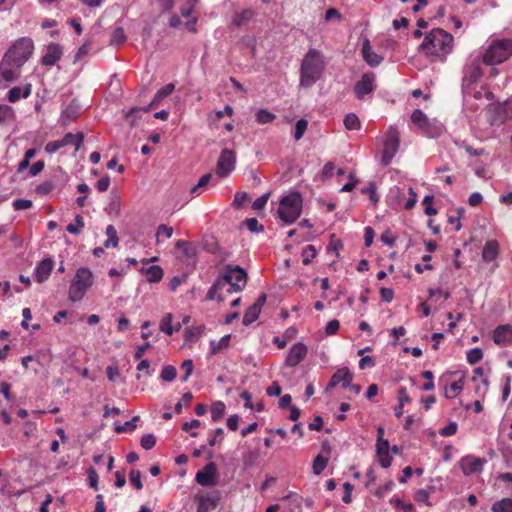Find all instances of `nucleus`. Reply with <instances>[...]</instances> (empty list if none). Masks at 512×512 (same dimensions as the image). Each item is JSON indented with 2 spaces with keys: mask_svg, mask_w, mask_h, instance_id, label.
I'll use <instances>...</instances> for the list:
<instances>
[{
  "mask_svg": "<svg viewBox=\"0 0 512 512\" xmlns=\"http://www.w3.org/2000/svg\"><path fill=\"white\" fill-rule=\"evenodd\" d=\"M254 15H255V13L253 10L245 9V10H243L239 13H236L234 15L232 24L235 27H240V26L246 24L247 22H249L254 17Z\"/></svg>",
  "mask_w": 512,
  "mask_h": 512,
  "instance_id": "nucleus-27",
  "label": "nucleus"
},
{
  "mask_svg": "<svg viewBox=\"0 0 512 512\" xmlns=\"http://www.w3.org/2000/svg\"><path fill=\"white\" fill-rule=\"evenodd\" d=\"M308 348L305 344L297 342L289 349L288 355L285 359V365L288 367H295L302 362L307 356Z\"/></svg>",
  "mask_w": 512,
  "mask_h": 512,
  "instance_id": "nucleus-13",
  "label": "nucleus"
},
{
  "mask_svg": "<svg viewBox=\"0 0 512 512\" xmlns=\"http://www.w3.org/2000/svg\"><path fill=\"white\" fill-rule=\"evenodd\" d=\"M177 259L186 264L195 262L196 248L193 243L184 240H177L173 249L170 250Z\"/></svg>",
  "mask_w": 512,
  "mask_h": 512,
  "instance_id": "nucleus-9",
  "label": "nucleus"
},
{
  "mask_svg": "<svg viewBox=\"0 0 512 512\" xmlns=\"http://www.w3.org/2000/svg\"><path fill=\"white\" fill-rule=\"evenodd\" d=\"M512 55V39H497L491 42L483 55V62L488 65L503 63Z\"/></svg>",
  "mask_w": 512,
  "mask_h": 512,
  "instance_id": "nucleus-5",
  "label": "nucleus"
},
{
  "mask_svg": "<svg viewBox=\"0 0 512 512\" xmlns=\"http://www.w3.org/2000/svg\"><path fill=\"white\" fill-rule=\"evenodd\" d=\"M457 429H458L457 423L452 421L447 426L441 428L439 430V434L443 437H449V436L456 434Z\"/></svg>",
  "mask_w": 512,
  "mask_h": 512,
  "instance_id": "nucleus-55",
  "label": "nucleus"
},
{
  "mask_svg": "<svg viewBox=\"0 0 512 512\" xmlns=\"http://www.w3.org/2000/svg\"><path fill=\"white\" fill-rule=\"evenodd\" d=\"M317 255L316 248L313 245H307L303 249V259L302 263L304 265H308L312 259H314Z\"/></svg>",
  "mask_w": 512,
  "mask_h": 512,
  "instance_id": "nucleus-48",
  "label": "nucleus"
},
{
  "mask_svg": "<svg viewBox=\"0 0 512 512\" xmlns=\"http://www.w3.org/2000/svg\"><path fill=\"white\" fill-rule=\"evenodd\" d=\"M159 98H160V90H158V91L155 93V95H154V97H153V99H152V101H151V103H150V105H149L148 107H146V106H144V107H134V108H132V109L129 111V113H128L126 116H127V117H130V116H132V115H134V114H136V113H139V112L147 113V112L149 111V108H150V107H153V106H155V105H156V103H157V101H158V99H159Z\"/></svg>",
  "mask_w": 512,
  "mask_h": 512,
  "instance_id": "nucleus-46",
  "label": "nucleus"
},
{
  "mask_svg": "<svg viewBox=\"0 0 512 512\" xmlns=\"http://www.w3.org/2000/svg\"><path fill=\"white\" fill-rule=\"evenodd\" d=\"M181 370L184 371V375L181 377V381L186 382L193 372V361L191 359L185 360L181 365Z\"/></svg>",
  "mask_w": 512,
  "mask_h": 512,
  "instance_id": "nucleus-54",
  "label": "nucleus"
},
{
  "mask_svg": "<svg viewBox=\"0 0 512 512\" xmlns=\"http://www.w3.org/2000/svg\"><path fill=\"white\" fill-rule=\"evenodd\" d=\"M83 139H84V135L81 132L76 133V134L67 133L60 140L48 142L45 146V151L47 153H54V152L58 151L60 148L65 147L67 145H75V150L78 151L81 147Z\"/></svg>",
  "mask_w": 512,
  "mask_h": 512,
  "instance_id": "nucleus-10",
  "label": "nucleus"
},
{
  "mask_svg": "<svg viewBox=\"0 0 512 512\" xmlns=\"http://www.w3.org/2000/svg\"><path fill=\"white\" fill-rule=\"evenodd\" d=\"M226 406L222 401H216L211 405V418L213 421L221 419L225 413Z\"/></svg>",
  "mask_w": 512,
  "mask_h": 512,
  "instance_id": "nucleus-37",
  "label": "nucleus"
},
{
  "mask_svg": "<svg viewBox=\"0 0 512 512\" xmlns=\"http://www.w3.org/2000/svg\"><path fill=\"white\" fill-rule=\"evenodd\" d=\"M235 163L236 155L234 151L227 148L223 149L217 161L216 174L219 177L228 176L234 170Z\"/></svg>",
  "mask_w": 512,
  "mask_h": 512,
  "instance_id": "nucleus-11",
  "label": "nucleus"
},
{
  "mask_svg": "<svg viewBox=\"0 0 512 512\" xmlns=\"http://www.w3.org/2000/svg\"><path fill=\"white\" fill-rule=\"evenodd\" d=\"M340 328V322L336 319L329 321L326 325L325 332L327 335H334Z\"/></svg>",
  "mask_w": 512,
  "mask_h": 512,
  "instance_id": "nucleus-63",
  "label": "nucleus"
},
{
  "mask_svg": "<svg viewBox=\"0 0 512 512\" xmlns=\"http://www.w3.org/2000/svg\"><path fill=\"white\" fill-rule=\"evenodd\" d=\"M13 117H14L13 109L8 105L1 104L0 105V124L7 120L12 119Z\"/></svg>",
  "mask_w": 512,
  "mask_h": 512,
  "instance_id": "nucleus-51",
  "label": "nucleus"
},
{
  "mask_svg": "<svg viewBox=\"0 0 512 512\" xmlns=\"http://www.w3.org/2000/svg\"><path fill=\"white\" fill-rule=\"evenodd\" d=\"M362 55L367 64L372 67L378 66L383 60L381 56L372 51L368 40H365L362 45Z\"/></svg>",
  "mask_w": 512,
  "mask_h": 512,
  "instance_id": "nucleus-22",
  "label": "nucleus"
},
{
  "mask_svg": "<svg viewBox=\"0 0 512 512\" xmlns=\"http://www.w3.org/2000/svg\"><path fill=\"white\" fill-rule=\"evenodd\" d=\"M245 225L251 232L263 231L264 227L261 225L256 218H248L245 220Z\"/></svg>",
  "mask_w": 512,
  "mask_h": 512,
  "instance_id": "nucleus-57",
  "label": "nucleus"
},
{
  "mask_svg": "<svg viewBox=\"0 0 512 512\" xmlns=\"http://www.w3.org/2000/svg\"><path fill=\"white\" fill-rule=\"evenodd\" d=\"M177 371L176 368L172 365H167L162 368V380L164 381H172L176 378Z\"/></svg>",
  "mask_w": 512,
  "mask_h": 512,
  "instance_id": "nucleus-52",
  "label": "nucleus"
},
{
  "mask_svg": "<svg viewBox=\"0 0 512 512\" xmlns=\"http://www.w3.org/2000/svg\"><path fill=\"white\" fill-rule=\"evenodd\" d=\"M414 499L416 502H423L427 506H431V503L429 502V493L424 489L418 490L414 495Z\"/></svg>",
  "mask_w": 512,
  "mask_h": 512,
  "instance_id": "nucleus-59",
  "label": "nucleus"
},
{
  "mask_svg": "<svg viewBox=\"0 0 512 512\" xmlns=\"http://www.w3.org/2000/svg\"><path fill=\"white\" fill-rule=\"evenodd\" d=\"M247 283V274L239 266L227 265L214 284L208 290V297L213 298L214 293L220 288H226L228 295L243 290Z\"/></svg>",
  "mask_w": 512,
  "mask_h": 512,
  "instance_id": "nucleus-2",
  "label": "nucleus"
},
{
  "mask_svg": "<svg viewBox=\"0 0 512 512\" xmlns=\"http://www.w3.org/2000/svg\"><path fill=\"white\" fill-rule=\"evenodd\" d=\"M412 123L424 132L427 131L429 121L427 116L420 109H415L411 114Z\"/></svg>",
  "mask_w": 512,
  "mask_h": 512,
  "instance_id": "nucleus-25",
  "label": "nucleus"
},
{
  "mask_svg": "<svg viewBox=\"0 0 512 512\" xmlns=\"http://www.w3.org/2000/svg\"><path fill=\"white\" fill-rule=\"evenodd\" d=\"M389 441L384 439L377 441L376 452L381 467L388 468L391 465L392 457L389 455Z\"/></svg>",
  "mask_w": 512,
  "mask_h": 512,
  "instance_id": "nucleus-20",
  "label": "nucleus"
},
{
  "mask_svg": "<svg viewBox=\"0 0 512 512\" xmlns=\"http://www.w3.org/2000/svg\"><path fill=\"white\" fill-rule=\"evenodd\" d=\"M197 503V512H208L216 507L214 498L207 495L197 497Z\"/></svg>",
  "mask_w": 512,
  "mask_h": 512,
  "instance_id": "nucleus-29",
  "label": "nucleus"
},
{
  "mask_svg": "<svg viewBox=\"0 0 512 512\" xmlns=\"http://www.w3.org/2000/svg\"><path fill=\"white\" fill-rule=\"evenodd\" d=\"M260 312L261 311L257 307H254L253 305L250 306L243 316V324L245 326L252 324L259 317Z\"/></svg>",
  "mask_w": 512,
  "mask_h": 512,
  "instance_id": "nucleus-36",
  "label": "nucleus"
},
{
  "mask_svg": "<svg viewBox=\"0 0 512 512\" xmlns=\"http://www.w3.org/2000/svg\"><path fill=\"white\" fill-rule=\"evenodd\" d=\"M493 341L495 344L506 347L512 344V326L509 324L499 325L493 331Z\"/></svg>",
  "mask_w": 512,
  "mask_h": 512,
  "instance_id": "nucleus-17",
  "label": "nucleus"
},
{
  "mask_svg": "<svg viewBox=\"0 0 512 512\" xmlns=\"http://www.w3.org/2000/svg\"><path fill=\"white\" fill-rule=\"evenodd\" d=\"M485 463V459L474 456H465L459 462L463 473L467 476L481 472Z\"/></svg>",
  "mask_w": 512,
  "mask_h": 512,
  "instance_id": "nucleus-15",
  "label": "nucleus"
},
{
  "mask_svg": "<svg viewBox=\"0 0 512 512\" xmlns=\"http://www.w3.org/2000/svg\"><path fill=\"white\" fill-rule=\"evenodd\" d=\"M255 118L259 124H268L276 119V115L267 109H259L255 114Z\"/></svg>",
  "mask_w": 512,
  "mask_h": 512,
  "instance_id": "nucleus-35",
  "label": "nucleus"
},
{
  "mask_svg": "<svg viewBox=\"0 0 512 512\" xmlns=\"http://www.w3.org/2000/svg\"><path fill=\"white\" fill-rule=\"evenodd\" d=\"M31 94V86L30 85H27L25 86L24 88L22 87H13L12 89L9 90L8 92V100L9 102H17L18 100H20L21 98H27L29 95Z\"/></svg>",
  "mask_w": 512,
  "mask_h": 512,
  "instance_id": "nucleus-23",
  "label": "nucleus"
},
{
  "mask_svg": "<svg viewBox=\"0 0 512 512\" xmlns=\"http://www.w3.org/2000/svg\"><path fill=\"white\" fill-rule=\"evenodd\" d=\"M482 358L483 351L478 347L470 349L466 355V360L471 365L478 363Z\"/></svg>",
  "mask_w": 512,
  "mask_h": 512,
  "instance_id": "nucleus-42",
  "label": "nucleus"
},
{
  "mask_svg": "<svg viewBox=\"0 0 512 512\" xmlns=\"http://www.w3.org/2000/svg\"><path fill=\"white\" fill-rule=\"evenodd\" d=\"M375 74L372 72L364 73L361 79L356 82L354 86V92L356 97L360 100L364 99V96L374 91L375 85Z\"/></svg>",
  "mask_w": 512,
  "mask_h": 512,
  "instance_id": "nucleus-12",
  "label": "nucleus"
},
{
  "mask_svg": "<svg viewBox=\"0 0 512 512\" xmlns=\"http://www.w3.org/2000/svg\"><path fill=\"white\" fill-rule=\"evenodd\" d=\"M92 272L88 268H79L75 277L71 281L68 298L73 302L80 301L85 296L87 290L92 286Z\"/></svg>",
  "mask_w": 512,
  "mask_h": 512,
  "instance_id": "nucleus-6",
  "label": "nucleus"
},
{
  "mask_svg": "<svg viewBox=\"0 0 512 512\" xmlns=\"http://www.w3.org/2000/svg\"><path fill=\"white\" fill-rule=\"evenodd\" d=\"M79 109V105L75 101H72L62 112L61 117L63 123L66 124L65 119L68 121L76 119L79 113Z\"/></svg>",
  "mask_w": 512,
  "mask_h": 512,
  "instance_id": "nucleus-30",
  "label": "nucleus"
},
{
  "mask_svg": "<svg viewBox=\"0 0 512 512\" xmlns=\"http://www.w3.org/2000/svg\"><path fill=\"white\" fill-rule=\"evenodd\" d=\"M87 474H88L90 486L92 488H94L95 490H98V474H97L96 470L93 467H90L87 470Z\"/></svg>",
  "mask_w": 512,
  "mask_h": 512,
  "instance_id": "nucleus-61",
  "label": "nucleus"
},
{
  "mask_svg": "<svg viewBox=\"0 0 512 512\" xmlns=\"http://www.w3.org/2000/svg\"><path fill=\"white\" fill-rule=\"evenodd\" d=\"M328 458L322 455H317L313 460V472L319 475L327 466Z\"/></svg>",
  "mask_w": 512,
  "mask_h": 512,
  "instance_id": "nucleus-41",
  "label": "nucleus"
},
{
  "mask_svg": "<svg viewBox=\"0 0 512 512\" xmlns=\"http://www.w3.org/2000/svg\"><path fill=\"white\" fill-rule=\"evenodd\" d=\"M172 314L168 313L162 318V332L166 333L167 335H172L175 331H179L181 328V323L177 322L176 325H172Z\"/></svg>",
  "mask_w": 512,
  "mask_h": 512,
  "instance_id": "nucleus-28",
  "label": "nucleus"
},
{
  "mask_svg": "<svg viewBox=\"0 0 512 512\" xmlns=\"http://www.w3.org/2000/svg\"><path fill=\"white\" fill-rule=\"evenodd\" d=\"M453 36L444 29L435 28L426 34L420 50L431 62H443L453 49Z\"/></svg>",
  "mask_w": 512,
  "mask_h": 512,
  "instance_id": "nucleus-1",
  "label": "nucleus"
},
{
  "mask_svg": "<svg viewBox=\"0 0 512 512\" xmlns=\"http://www.w3.org/2000/svg\"><path fill=\"white\" fill-rule=\"evenodd\" d=\"M108 211L109 213H114L115 215H118L120 212V197L118 194L112 192L110 203L108 205Z\"/></svg>",
  "mask_w": 512,
  "mask_h": 512,
  "instance_id": "nucleus-49",
  "label": "nucleus"
},
{
  "mask_svg": "<svg viewBox=\"0 0 512 512\" xmlns=\"http://www.w3.org/2000/svg\"><path fill=\"white\" fill-rule=\"evenodd\" d=\"M126 41V35L124 29L122 27H116L110 38V44L112 45H121Z\"/></svg>",
  "mask_w": 512,
  "mask_h": 512,
  "instance_id": "nucleus-40",
  "label": "nucleus"
},
{
  "mask_svg": "<svg viewBox=\"0 0 512 512\" xmlns=\"http://www.w3.org/2000/svg\"><path fill=\"white\" fill-rule=\"evenodd\" d=\"M83 227H84V219L81 215H77L74 219V222L70 223L66 227V230L71 234L78 235L81 233Z\"/></svg>",
  "mask_w": 512,
  "mask_h": 512,
  "instance_id": "nucleus-39",
  "label": "nucleus"
},
{
  "mask_svg": "<svg viewBox=\"0 0 512 512\" xmlns=\"http://www.w3.org/2000/svg\"><path fill=\"white\" fill-rule=\"evenodd\" d=\"M230 339V335H225L221 337L218 341H210V355H216L220 353L223 349H226L230 344Z\"/></svg>",
  "mask_w": 512,
  "mask_h": 512,
  "instance_id": "nucleus-26",
  "label": "nucleus"
},
{
  "mask_svg": "<svg viewBox=\"0 0 512 512\" xmlns=\"http://www.w3.org/2000/svg\"><path fill=\"white\" fill-rule=\"evenodd\" d=\"M140 444L144 449L149 450L156 445V437L153 434H146L141 438Z\"/></svg>",
  "mask_w": 512,
  "mask_h": 512,
  "instance_id": "nucleus-56",
  "label": "nucleus"
},
{
  "mask_svg": "<svg viewBox=\"0 0 512 512\" xmlns=\"http://www.w3.org/2000/svg\"><path fill=\"white\" fill-rule=\"evenodd\" d=\"M248 201L250 196L246 192H237L234 196L232 206L236 209L242 208Z\"/></svg>",
  "mask_w": 512,
  "mask_h": 512,
  "instance_id": "nucleus-45",
  "label": "nucleus"
},
{
  "mask_svg": "<svg viewBox=\"0 0 512 512\" xmlns=\"http://www.w3.org/2000/svg\"><path fill=\"white\" fill-rule=\"evenodd\" d=\"M325 64L322 54L316 49H310L301 64L300 68V85L303 87L312 86L320 79Z\"/></svg>",
  "mask_w": 512,
  "mask_h": 512,
  "instance_id": "nucleus-3",
  "label": "nucleus"
},
{
  "mask_svg": "<svg viewBox=\"0 0 512 512\" xmlns=\"http://www.w3.org/2000/svg\"><path fill=\"white\" fill-rule=\"evenodd\" d=\"M211 179H212V174L207 173V174L203 175L199 179L198 183L191 188V191H190L191 194L199 195L201 193V190L209 183V181Z\"/></svg>",
  "mask_w": 512,
  "mask_h": 512,
  "instance_id": "nucleus-44",
  "label": "nucleus"
},
{
  "mask_svg": "<svg viewBox=\"0 0 512 512\" xmlns=\"http://www.w3.org/2000/svg\"><path fill=\"white\" fill-rule=\"evenodd\" d=\"M344 126L347 130H359L361 127L359 117L355 113H348L344 117Z\"/></svg>",
  "mask_w": 512,
  "mask_h": 512,
  "instance_id": "nucleus-34",
  "label": "nucleus"
},
{
  "mask_svg": "<svg viewBox=\"0 0 512 512\" xmlns=\"http://www.w3.org/2000/svg\"><path fill=\"white\" fill-rule=\"evenodd\" d=\"M34 50L32 39L23 37L17 40L14 45L6 52L4 58L10 60L16 68H21L31 57Z\"/></svg>",
  "mask_w": 512,
  "mask_h": 512,
  "instance_id": "nucleus-7",
  "label": "nucleus"
},
{
  "mask_svg": "<svg viewBox=\"0 0 512 512\" xmlns=\"http://www.w3.org/2000/svg\"><path fill=\"white\" fill-rule=\"evenodd\" d=\"M308 127V121L305 119H300L296 122L295 125V132H294V139L296 141L300 140L303 135L305 134Z\"/></svg>",
  "mask_w": 512,
  "mask_h": 512,
  "instance_id": "nucleus-47",
  "label": "nucleus"
},
{
  "mask_svg": "<svg viewBox=\"0 0 512 512\" xmlns=\"http://www.w3.org/2000/svg\"><path fill=\"white\" fill-rule=\"evenodd\" d=\"M491 510L492 512H512V499L503 498L493 503Z\"/></svg>",
  "mask_w": 512,
  "mask_h": 512,
  "instance_id": "nucleus-33",
  "label": "nucleus"
},
{
  "mask_svg": "<svg viewBox=\"0 0 512 512\" xmlns=\"http://www.w3.org/2000/svg\"><path fill=\"white\" fill-rule=\"evenodd\" d=\"M463 387V379L454 381L453 383L450 384L449 387L445 388V397L449 399L455 398L463 390Z\"/></svg>",
  "mask_w": 512,
  "mask_h": 512,
  "instance_id": "nucleus-32",
  "label": "nucleus"
},
{
  "mask_svg": "<svg viewBox=\"0 0 512 512\" xmlns=\"http://www.w3.org/2000/svg\"><path fill=\"white\" fill-rule=\"evenodd\" d=\"M141 271L146 276L147 281H149V282L160 281V267L159 266L151 265L148 267H142Z\"/></svg>",
  "mask_w": 512,
  "mask_h": 512,
  "instance_id": "nucleus-31",
  "label": "nucleus"
},
{
  "mask_svg": "<svg viewBox=\"0 0 512 512\" xmlns=\"http://www.w3.org/2000/svg\"><path fill=\"white\" fill-rule=\"evenodd\" d=\"M400 144V135L397 128L391 126L388 128L384 148L382 153V162L384 165H389L393 157L396 155Z\"/></svg>",
  "mask_w": 512,
  "mask_h": 512,
  "instance_id": "nucleus-8",
  "label": "nucleus"
},
{
  "mask_svg": "<svg viewBox=\"0 0 512 512\" xmlns=\"http://www.w3.org/2000/svg\"><path fill=\"white\" fill-rule=\"evenodd\" d=\"M268 198H269V193H266L262 196H260L259 198H257L254 203H253V208L255 210H261L265 207L267 201H268Z\"/></svg>",
  "mask_w": 512,
  "mask_h": 512,
  "instance_id": "nucleus-64",
  "label": "nucleus"
},
{
  "mask_svg": "<svg viewBox=\"0 0 512 512\" xmlns=\"http://www.w3.org/2000/svg\"><path fill=\"white\" fill-rule=\"evenodd\" d=\"M482 76V69L480 67L479 62L472 63V65L467 69L466 77L470 82L477 81Z\"/></svg>",
  "mask_w": 512,
  "mask_h": 512,
  "instance_id": "nucleus-38",
  "label": "nucleus"
},
{
  "mask_svg": "<svg viewBox=\"0 0 512 512\" xmlns=\"http://www.w3.org/2000/svg\"><path fill=\"white\" fill-rule=\"evenodd\" d=\"M32 206V202L27 199H16L13 202V208L15 210H26Z\"/></svg>",
  "mask_w": 512,
  "mask_h": 512,
  "instance_id": "nucleus-62",
  "label": "nucleus"
},
{
  "mask_svg": "<svg viewBox=\"0 0 512 512\" xmlns=\"http://www.w3.org/2000/svg\"><path fill=\"white\" fill-rule=\"evenodd\" d=\"M130 482L135 486L136 489H142L143 485L141 482L140 472L136 470H131L129 473Z\"/></svg>",
  "mask_w": 512,
  "mask_h": 512,
  "instance_id": "nucleus-58",
  "label": "nucleus"
},
{
  "mask_svg": "<svg viewBox=\"0 0 512 512\" xmlns=\"http://www.w3.org/2000/svg\"><path fill=\"white\" fill-rule=\"evenodd\" d=\"M195 480L201 486H214L216 484V466L208 463L196 473Z\"/></svg>",
  "mask_w": 512,
  "mask_h": 512,
  "instance_id": "nucleus-14",
  "label": "nucleus"
},
{
  "mask_svg": "<svg viewBox=\"0 0 512 512\" xmlns=\"http://www.w3.org/2000/svg\"><path fill=\"white\" fill-rule=\"evenodd\" d=\"M62 56V49L56 43H50L45 54L42 56L41 62L46 66H53Z\"/></svg>",
  "mask_w": 512,
  "mask_h": 512,
  "instance_id": "nucleus-19",
  "label": "nucleus"
},
{
  "mask_svg": "<svg viewBox=\"0 0 512 512\" xmlns=\"http://www.w3.org/2000/svg\"><path fill=\"white\" fill-rule=\"evenodd\" d=\"M433 196H426L423 200V204L425 205V213L428 216H433L437 214V210L432 206Z\"/></svg>",
  "mask_w": 512,
  "mask_h": 512,
  "instance_id": "nucleus-60",
  "label": "nucleus"
},
{
  "mask_svg": "<svg viewBox=\"0 0 512 512\" xmlns=\"http://www.w3.org/2000/svg\"><path fill=\"white\" fill-rule=\"evenodd\" d=\"M498 256V243L497 241H488L482 251V257L485 262H491Z\"/></svg>",
  "mask_w": 512,
  "mask_h": 512,
  "instance_id": "nucleus-24",
  "label": "nucleus"
},
{
  "mask_svg": "<svg viewBox=\"0 0 512 512\" xmlns=\"http://www.w3.org/2000/svg\"><path fill=\"white\" fill-rule=\"evenodd\" d=\"M138 420H139V416H135L131 420L126 421L124 424L117 425L115 427V431L117 433H124V432L134 431L136 429V421H138Z\"/></svg>",
  "mask_w": 512,
  "mask_h": 512,
  "instance_id": "nucleus-43",
  "label": "nucleus"
},
{
  "mask_svg": "<svg viewBox=\"0 0 512 512\" xmlns=\"http://www.w3.org/2000/svg\"><path fill=\"white\" fill-rule=\"evenodd\" d=\"M192 398L193 395L191 392L184 393L181 400L175 406L176 413H181L183 406L188 407L192 401Z\"/></svg>",
  "mask_w": 512,
  "mask_h": 512,
  "instance_id": "nucleus-53",
  "label": "nucleus"
},
{
  "mask_svg": "<svg viewBox=\"0 0 512 512\" xmlns=\"http://www.w3.org/2000/svg\"><path fill=\"white\" fill-rule=\"evenodd\" d=\"M353 380V375L347 367L338 369L331 377L326 391L334 389L338 384H342L343 387H348L350 382Z\"/></svg>",
  "mask_w": 512,
  "mask_h": 512,
  "instance_id": "nucleus-16",
  "label": "nucleus"
},
{
  "mask_svg": "<svg viewBox=\"0 0 512 512\" xmlns=\"http://www.w3.org/2000/svg\"><path fill=\"white\" fill-rule=\"evenodd\" d=\"M19 69L16 65H12L10 60L3 58L0 64V76L7 82H13L20 76Z\"/></svg>",
  "mask_w": 512,
  "mask_h": 512,
  "instance_id": "nucleus-18",
  "label": "nucleus"
},
{
  "mask_svg": "<svg viewBox=\"0 0 512 512\" xmlns=\"http://www.w3.org/2000/svg\"><path fill=\"white\" fill-rule=\"evenodd\" d=\"M302 197L298 192H292L280 200L278 215L286 224L294 223L301 215Z\"/></svg>",
  "mask_w": 512,
  "mask_h": 512,
  "instance_id": "nucleus-4",
  "label": "nucleus"
},
{
  "mask_svg": "<svg viewBox=\"0 0 512 512\" xmlns=\"http://www.w3.org/2000/svg\"><path fill=\"white\" fill-rule=\"evenodd\" d=\"M53 265L54 263L50 258L44 259L38 263L35 268V277L37 282L42 283L49 278Z\"/></svg>",
  "mask_w": 512,
  "mask_h": 512,
  "instance_id": "nucleus-21",
  "label": "nucleus"
},
{
  "mask_svg": "<svg viewBox=\"0 0 512 512\" xmlns=\"http://www.w3.org/2000/svg\"><path fill=\"white\" fill-rule=\"evenodd\" d=\"M464 212H465L464 208H459L456 211V214H457L456 216L450 215L448 217V222L455 226V230L456 231H459L461 229V227H462V225H461V217L464 214Z\"/></svg>",
  "mask_w": 512,
  "mask_h": 512,
  "instance_id": "nucleus-50",
  "label": "nucleus"
}]
</instances>
